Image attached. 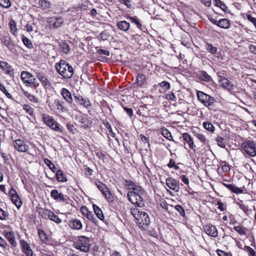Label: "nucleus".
<instances>
[{
    "instance_id": "f257e3e1",
    "label": "nucleus",
    "mask_w": 256,
    "mask_h": 256,
    "mask_svg": "<svg viewBox=\"0 0 256 256\" xmlns=\"http://www.w3.org/2000/svg\"><path fill=\"white\" fill-rule=\"evenodd\" d=\"M130 212L140 228L146 229L150 223V219L146 212L140 211L138 208L134 207L130 208Z\"/></svg>"
},
{
    "instance_id": "f03ea898",
    "label": "nucleus",
    "mask_w": 256,
    "mask_h": 256,
    "mask_svg": "<svg viewBox=\"0 0 256 256\" xmlns=\"http://www.w3.org/2000/svg\"><path fill=\"white\" fill-rule=\"evenodd\" d=\"M55 68L57 72L64 78H70L74 74L73 68L64 60H61L59 62L56 63Z\"/></svg>"
},
{
    "instance_id": "7ed1b4c3",
    "label": "nucleus",
    "mask_w": 256,
    "mask_h": 256,
    "mask_svg": "<svg viewBox=\"0 0 256 256\" xmlns=\"http://www.w3.org/2000/svg\"><path fill=\"white\" fill-rule=\"evenodd\" d=\"M196 94L198 100L204 106L208 107L214 104L216 102L214 98L200 90H197Z\"/></svg>"
},
{
    "instance_id": "20e7f679",
    "label": "nucleus",
    "mask_w": 256,
    "mask_h": 256,
    "mask_svg": "<svg viewBox=\"0 0 256 256\" xmlns=\"http://www.w3.org/2000/svg\"><path fill=\"white\" fill-rule=\"evenodd\" d=\"M74 246L76 249L86 252L89 251L90 246V239L85 236H79Z\"/></svg>"
},
{
    "instance_id": "39448f33",
    "label": "nucleus",
    "mask_w": 256,
    "mask_h": 256,
    "mask_svg": "<svg viewBox=\"0 0 256 256\" xmlns=\"http://www.w3.org/2000/svg\"><path fill=\"white\" fill-rule=\"evenodd\" d=\"M42 120L44 123L52 130L62 132L60 125L56 122L52 116L46 114H43Z\"/></svg>"
},
{
    "instance_id": "423d86ee",
    "label": "nucleus",
    "mask_w": 256,
    "mask_h": 256,
    "mask_svg": "<svg viewBox=\"0 0 256 256\" xmlns=\"http://www.w3.org/2000/svg\"><path fill=\"white\" fill-rule=\"evenodd\" d=\"M144 194H140L134 192H128L127 196L128 200L133 204L138 207H142L144 202L142 196Z\"/></svg>"
},
{
    "instance_id": "0eeeda50",
    "label": "nucleus",
    "mask_w": 256,
    "mask_h": 256,
    "mask_svg": "<svg viewBox=\"0 0 256 256\" xmlns=\"http://www.w3.org/2000/svg\"><path fill=\"white\" fill-rule=\"evenodd\" d=\"M242 147L244 152L250 156H256V144L254 142L249 140L242 143Z\"/></svg>"
},
{
    "instance_id": "6e6552de",
    "label": "nucleus",
    "mask_w": 256,
    "mask_h": 256,
    "mask_svg": "<svg viewBox=\"0 0 256 256\" xmlns=\"http://www.w3.org/2000/svg\"><path fill=\"white\" fill-rule=\"evenodd\" d=\"M95 184L108 202L114 201V196L107 186L100 181H96Z\"/></svg>"
},
{
    "instance_id": "1a4fd4ad",
    "label": "nucleus",
    "mask_w": 256,
    "mask_h": 256,
    "mask_svg": "<svg viewBox=\"0 0 256 256\" xmlns=\"http://www.w3.org/2000/svg\"><path fill=\"white\" fill-rule=\"evenodd\" d=\"M12 144L14 148L20 152H26L29 148L23 140L20 139L14 140Z\"/></svg>"
},
{
    "instance_id": "9d476101",
    "label": "nucleus",
    "mask_w": 256,
    "mask_h": 256,
    "mask_svg": "<svg viewBox=\"0 0 256 256\" xmlns=\"http://www.w3.org/2000/svg\"><path fill=\"white\" fill-rule=\"evenodd\" d=\"M48 22L50 28H58L63 24L64 20L61 16L50 18Z\"/></svg>"
},
{
    "instance_id": "9b49d317",
    "label": "nucleus",
    "mask_w": 256,
    "mask_h": 256,
    "mask_svg": "<svg viewBox=\"0 0 256 256\" xmlns=\"http://www.w3.org/2000/svg\"><path fill=\"white\" fill-rule=\"evenodd\" d=\"M166 186L171 190L178 192L180 190V187L179 182L172 178H168L166 179Z\"/></svg>"
},
{
    "instance_id": "f8f14e48",
    "label": "nucleus",
    "mask_w": 256,
    "mask_h": 256,
    "mask_svg": "<svg viewBox=\"0 0 256 256\" xmlns=\"http://www.w3.org/2000/svg\"><path fill=\"white\" fill-rule=\"evenodd\" d=\"M36 76L45 89L50 88L51 84L44 74L42 72H37L36 73Z\"/></svg>"
},
{
    "instance_id": "ddd939ff",
    "label": "nucleus",
    "mask_w": 256,
    "mask_h": 256,
    "mask_svg": "<svg viewBox=\"0 0 256 256\" xmlns=\"http://www.w3.org/2000/svg\"><path fill=\"white\" fill-rule=\"evenodd\" d=\"M50 196L54 200L62 201L64 202H68V197L59 192L56 190H52L50 192Z\"/></svg>"
},
{
    "instance_id": "4468645a",
    "label": "nucleus",
    "mask_w": 256,
    "mask_h": 256,
    "mask_svg": "<svg viewBox=\"0 0 256 256\" xmlns=\"http://www.w3.org/2000/svg\"><path fill=\"white\" fill-rule=\"evenodd\" d=\"M9 194L13 204H14L18 208H20L22 202L16 192L13 188H12L10 190Z\"/></svg>"
},
{
    "instance_id": "2eb2a0df",
    "label": "nucleus",
    "mask_w": 256,
    "mask_h": 256,
    "mask_svg": "<svg viewBox=\"0 0 256 256\" xmlns=\"http://www.w3.org/2000/svg\"><path fill=\"white\" fill-rule=\"evenodd\" d=\"M220 82L224 89H226L230 92H234L236 86L232 84L230 80L226 78H222V80H220Z\"/></svg>"
},
{
    "instance_id": "dca6fc26",
    "label": "nucleus",
    "mask_w": 256,
    "mask_h": 256,
    "mask_svg": "<svg viewBox=\"0 0 256 256\" xmlns=\"http://www.w3.org/2000/svg\"><path fill=\"white\" fill-rule=\"evenodd\" d=\"M80 210L83 215L86 217L89 220L92 222L94 224H97L98 220L94 217V214L92 212L88 210L86 206H82Z\"/></svg>"
},
{
    "instance_id": "f3484780",
    "label": "nucleus",
    "mask_w": 256,
    "mask_h": 256,
    "mask_svg": "<svg viewBox=\"0 0 256 256\" xmlns=\"http://www.w3.org/2000/svg\"><path fill=\"white\" fill-rule=\"evenodd\" d=\"M204 232L209 236L216 238L218 235V232L216 226L212 224H206L204 227Z\"/></svg>"
},
{
    "instance_id": "a211bd4d",
    "label": "nucleus",
    "mask_w": 256,
    "mask_h": 256,
    "mask_svg": "<svg viewBox=\"0 0 256 256\" xmlns=\"http://www.w3.org/2000/svg\"><path fill=\"white\" fill-rule=\"evenodd\" d=\"M20 246L22 250L26 256H32L33 252L30 245L24 240H21L20 242Z\"/></svg>"
},
{
    "instance_id": "6ab92c4d",
    "label": "nucleus",
    "mask_w": 256,
    "mask_h": 256,
    "mask_svg": "<svg viewBox=\"0 0 256 256\" xmlns=\"http://www.w3.org/2000/svg\"><path fill=\"white\" fill-rule=\"evenodd\" d=\"M36 212L42 218L48 220L49 218L50 214H52V211L42 208H37Z\"/></svg>"
},
{
    "instance_id": "aec40b11",
    "label": "nucleus",
    "mask_w": 256,
    "mask_h": 256,
    "mask_svg": "<svg viewBox=\"0 0 256 256\" xmlns=\"http://www.w3.org/2000/svg\"><path fill=\"white\" fill-rule=\"evenodd\" d=\"M126 18L127 20H130V22L136 24L137 28L140 30L142 29V24L140 22V19L136 16H131L130 14H126Z\"/></svg>"
},
{
    "instance_id": "412c9836",
    "label": "nucleus",
    "mask_w": 256,
    "mask_h": 256,
    "mask_svg": "<svg viewBox=\"0 0 256 256\" xmlns=\"http://www.w3.org/2000/svg\"><path fill=\"white\" fill-rule=\"evenodd\" d=\"M60 94L64 98L69 104H72L73 99L72 98L70 92L66 88H63L62 89Z\"/></svg>"
},
{
    "instance_id": "4be33fe9",
    "label": "nucleus",
    "mask_w": 256,
    "mask_h": 256,
    "mask_svg": "<svg viewBox=\"0 0 256 256\" xmlns=\"http://www.w3.org/2000/svg\"><path fill=\"white\" fill-rule=\"evenodd\" d=\"M116 26L119 30L124 32H127L130 28V24L126 20H120L117 22Z\"/></svg>"
},
{
    "instance_id": "5701e85b",
    "label": "nucleus",
    "mask_w": 256,
    "mask_h": 256,
    "mask_svg": "<svg viewBox=\"0 0 256 256\" xmlns=\"http://www.w3.org/2000/svg\"><path fill=\"white\" fill-rule=\"evenodd\" d=\"M70 227L74 230H80L82 228V224L80 220L74 219L69 222Z\"/></svg>"
},
{
    "instance_id": "b1692460",
    "label": "nucleus",
    "mask_w": 256,
    "mask_h": 256,
    "mask_svg": "<svg viewBox=\"0 0 256 256\" xmlns=\"http://www.w3.org/2000/svg\"><path fill=\"white\" fill-rule=\"evenodd\" d=\"M54 104L56 105L57 110L62 112H68V110L64 106V102L60 100H54Z\"/></svg>"
},
{
    "instance_id": "393cba45",
    "label": "nucleus",
    "mask_w": 256,
    "mask_h": 256,
    "mask_svg": "<svg viewBox=\"0 0 256 256\" xmlns=\"http://www.w3.org/2000/svg\"><path fill=\"white\" fill-rule=\"evenodd\" d=\"M32 75L30 72L26 71H22L21 73V78L24 84L26 86H28L30 80L32 78Z\"/></svg>"
},
{
    "instance_id": "a878e982",
    "label": "nucleus",
    "mask_w": 256,
    "mask_h": 256,
    "mask_svg": "<svg viewBox=\"0 0 256 256\" xmlns=\"http://www.w3.org/2000/svg\"><path fill=\"white\" fill-rule=\"evenodd\" d=\"M182 138L188 144L190 148L192 150H194L196 146L194 144V141L190 136L187 133H184L182 134Z\"/></svg>"
},
{
    "instance_id": "bb28decb",
    "label": "nucleus",
    "mask_w": 256,
    "mask_h": 256,
    "mask_svg": "<svg viewBox=\"0 0 256 256\" xmlns=\"http://www.w3.org/2000/svg\"><path fill=\"white\" fill-rule=\"evenodd\" d=\"M200 80L204 82H210L212 80L211 76L208 73L204 70H200L198 74Z\"/></svg>"
},
{
    "instance_id": "cd10ccee",
    "label": "nucleus",
    "mask_w": 256,
    "mask_h": 256,
    "mask_svg": "<svg viewBox=\"0 0 256 256\" xmlns=\"http://www.w3.org/2000/svg\"><path fill=\"white\" fill-rule=\"evenodd\" d=\"M218 26L224 29L230 28V24L228 20L226 18H222L218 20Z\"/></svg>"
},
{
    "instance_id": "c85d7f7f",
    "label": "nucleus",
    "mask_w": 256,
    "mask_h": 256,
    "mask_svg": "<svg viewBox=\"0 0 256 256\" xmlns=\"http://www.w3.org/2000/svg\"><path fill=\"white\" fill-rule=\"evenodd\" d=\"M92 207L94 212L96 216L100 220H103L104 219V216L103 212H102V210L100 208L95 204H93Z\"/></svg>"
},
{
    "instance_id": "c756f323",
    "label": "nucleus",
    "mask_w": 256,
    "mask_h": 256,
    "mask_svg": "<svg viewBox=\"0 0 256 256\" xmlns=\"http://www.w3.org/2000/svg\"><path fill=\"white\" fill-rule=\"evenodd\" d=\"M2 42L9 48H12L14 44L10 38L8 36H3L2 38Z\"/></svg>"
},
{
    "instance_id": "7c9ffc66",
    "label": "nucleus",
    "mask_w": 256,
    "mask_h": 256,
    "mask_svg": "<svg viewBox=\"0 0 256 256\" xmlns=\"http://www.w3.org/2000/svg\"><path fill=\"white\" fill-rule=\"evenodd\" d=\"M6 236L12 246H17L14 236L12 232H6Z\"/></svg>"
},
{
    "instance_id": "2f4dec72",
    "label": "nucleus",
    "mask_w": 256,
    "mask_h": 256,
    "mask_svg": "<svg viewBox=\"0 0 256 256\" xmlns=\"http://www.w3.org/2000/svg\"><path fill=\"white\" fill-rule=\"evenodd\" d=\"M56 180L58 182H66L67 181V178H66V176L64 174V172L60 170H57L56 174Z\"/></svg>"
},
{
    "instance_id": "473e14b6",
    "label": "nucleus",
    "mask_w": 256,
    "mask_h": 256,
    "mask_svg": "<svg viewBox=\"0 0 256 256\" xmlns=\"http://www.w3.org/2000/svg\"><path fill=\"white\" fill-rule=\"evenodd\" d=\"M38 230L39 237L42 242L45 244L47 243L48 241V240L45 232L44 230L40 229H38Z\"/></svg>"
},
{
    "instance_id": "72a5a7b5",
    "label": "nucleus",
    "mask_w": 256,
    "mask_h": 256,
    "mask_svg": "<svg viewBox=\"0 0 256 256\" xmlns=\"http://www.w3.org/2000/svg\"><path fill=\"white\" fill-rule=\"evenodd\" d=\"M146 76L144 74H138L136 77V82L138 84L142 86L144 84L146 80Z\"/></svg>"
},
{
    "instance_id": "f704fd0d",
    "label": "nucleus",
    "mask_w": 256,
    "mask_h": 256,
    "mask_svg": "<svg viewBox=\"0 0 256 256\" xmlns=\"http://www.w3.org/2000/svg\"><path fill=\"white\" fill-rule=\"evenodd\" d=\"M202 125L206 130L212 132H214V127L212 123L208 122H203Z\"/></svg>"
},
{
    "instance_id": "c9c22d12",
    "label": "nucleus",
    "mask_w": 256,
    "mask_h": 256,
    "mask_svg": "<svg viewBox=\"0 0 256 256\" xmlns=\"http://www.w3.org/2000/svg\"><path fill=\"white\" fill-rule=\"evenodd\" d=\"M38 5L44 10L48 8L50 6V2L46 0H39Z\"/></svg>"
},
{
    "instance_id": "e433bc0d",
    "label": "nucleus",
    "mask_w": 256,
    "mask_h": 256,
    "mask_svg": "<svg viewBox=\"0 0 256 256\" xmlns=\"http://www.w3.org/2000/svg\"><path fill=\"white\" fill-rule=\"evenodd\" d=\"M234 230L240 235H246V228L243 226H234Z\"/></svg>"
},
{
    "instance_id": "4c0bfd02",
    "label": "nucleus",
    "mask_w": 256,
    "mask_h": 256,
    "mask_svg": "<svg viewBox=\"0 0 256 256\" xmlns=\"http://www.w3.org/2000/svg\"><path fill=\"white\" fill-rule=\"evenodd\" d=\"M162 134L168 140H172V136L170 132L166 128L162 129Z\"/></svg>"
},
{
    "instance_id": "58836bf2",
    "label": "nucleus",
    "mask_w": 256,
    "mask_h": 256,
    "mask_svg": "<svg viewBox=\"0 0 256 256\" xmlns=\"http://www.w3.org/2000/svg\"><path fill=\"white\" fill-rule=\"evenodd\" d=\"M44 162L54 172H55L56 168L54 166V164L52 162L51 160L48 158H45Z\"/></svg>"
},
{
    "instance_id": "ea45409f",
    "label": "nucleus",
    "mask_w": 256,
    "mask_h": 256,
    "mask_svg": "<svg viewBox=\"0 0 256 256\" xmlns=\"http://www.w3.org/2000/svg\"><path fill=\"white\" fill-rule=\"evenodd\" d=\"M215 4L220 7L224 12H226L228 8L226 5L220 0H215Z\"/></svg>"
},
{
    "instance_id": "a19ab883",
    "label": "nucleus",
    "mask_w": 256,
    "mask_h": 256,
    "mask_svg": "<svg viewBox=\"0 0 256 256\" xmlns=\"http://www.w3.org/2000/svg\"><path fill=\"white\" fill-rule=\"evenodd\" d=\"M9 26L11 29V32L13 34H15L16 32L17 28L16 26V22L14 20H11L9 22Z\"/></svg>"
},
{
    "instance_id": "79ce46f5",
    "label": "nucleus",
    "mask_w": 256,
    "mask_h": 256,
    "mask_svg": "<svg viewBox=\"0 0 256 256\" xmlns=\"http://www.w3.org/2000/svg\"><path fill=\"white\" fill-rule=\"evenodd\" d=\"M50 220L54 222L56 224H60L62 222V220L56 215L53 212H52V214H50Z\"/></svg>"
},
{
    "instance_id": "37998d69",
    "label": "nucleus",
    "mask_w": 256,
    "mask_h": 256,
    "mask_svg": "<svg viewBox=\"0 0 256 256\" xmlns=\"http://www.w3.org/2000/svg\"><path fill=\"white\" fill-rule=\"evenodd\" d=\"M206 49L212 54H214L216 52L217 48L213 46L212 44H207L206 46Z\"/></svg>"
},
{
    "instance_id": "c03bdc74",
    "label": "nucleus",
    "mask_w": 256,
    "mask_h": 256,
    "mask_svg": "<svg viewBox=\"0 0 256 256\" xmlns=\"http://www.w3.org/2000/svg\"><path fill=\"white\" fill-rule=\"evenodd\" d=\"M216 142L218 146L221 148H224L226 146L225 142H224V139L220 136H218L216 139Z\"/></svg>"
},
{
    "instance_id": "a18cd8bd",
    "label": "nucleus",
    "mask_w": 256,
    "mask_h": 256,
    "mask_svg": "<svg viewBox=\"0 0 256 256\" xmlns=\"http://www.w3.org/2000/svg\"><path fill=\"white\" fill-rule=\"evenodd\" d=\"M0 90L6 94L7 98L10 99H12V95L7 91V90L4 85L1 83H0Z\"/></svg>"
},
{
    "instance_id": "49530a36",
    "label": "nucleus",
    "mask_w": 256,
    "mask_h": 256,
    "mask_svg": "<svg viewBox=\"0 0 256 256\" xmlns=\"http://www.w3.org/2000/svg\"><path fill=\"white\" fill-rule=\"evenodd\" d=\"M158 84L164 91L170 88V84L168 82L163 81L160 82Z\"/></svg>"
},
{
    "instance_id": "de8ad7c7",
    "label": "nucleus",
    "mask_w": 256,
    "mask_h": 256,
    "mask_svg": "<svg viewBox=\"0 0 256 256\" xmlns=\"http://www.w3.org/2000/svg\"><path fill=\"white\" fill-rule=\"evenodd\" d=\"M0 6L4 8H8L11 6L10 0H0Z\"/></svg>"
},
{
    "instance_id": "09e8293b",
    "label": "nucleus",
    "mask_w": 256,
    "mask_h": 256,
    "mask_svg": "<svg viewBox=\"0 0 256 256\" xmlns=\"http://www.w3.org/2000/svg\"><path fill=\"white\" fill-rule=\"evenodd\" d=\"M132 190L130 192H134L138 194H144V192L141 186L136 185Z\"/></svg>"
},
{
    "instance_id": "8fccbe9b",
    "label": "nucleus",
    "mask_w": 256,
    "mask_h": 256,
    "mask_svg": "<svg viewBox=\"0 0 256 256\" xmlns=\"http://www.w3.org/2000/svg\"><path fill=\"white\" fill-rule=\"evenodd\" d=\"M22 40L23 43L27 48H30L33 47L32 42L28 38L24 37Z\"/></svg>"
},
{
    "instance_id": "3c124183",
    "label": "nucleus",
    "mask_w": 256,
    "mask_h": 256,
    "mask_svg": "<svg viewBox=\"0 0 256 256\" xmlns=\"http://www.w3.org/2000/svg\"><path fill=\"white\" fill-rule=\"evenodd\" d=\"M175 209L179 212L180 214L182 216H185V211L184 208L179 204L176 205L174 206Z\"/></svg>"
},
{
    "instance_id": "603ef678",
    "label": "nucleus",
    "mask_w": 256,
    "mask_h": 256,
    "mask_svg": "<svg viewBox=\"0 0 256 256\" xmlns=\"http://www.w3.org/2000/svg\"><path fill=\"white\" fill-rule=\"evenodd\" d=\"M24 110L30 116L33 115V109L28 104H24L23 106Z\"/></svg>"
},
{
    "instance_id": "864d4df0",
    "label": "nucleus",
    "mask_w": 256,
    "mask_h": 256,
    "mask_svg": "<svg viewBox=\"0 0 256 256\" xmlns=\"http://www.w3.org/2000/svg\"><path fill=\"white\" fill-rule=\"evenodd\" d=\"M60 48L64 54H68L70 50L68 45L65 42L60 44Z\"/></svg>"
},
{
    "instance_id": "5fc2aeb1",
    "label": "nucleus",
    "mask_w": 256,
    "mask_h": 256,
    "mask_svg": "<svg viewBox=\"0 0 256 256\" xmlns=\"http://www.w3.org/2000/svg\"><path fill=\"white\" fill-rule=\"evenodd\" d=\"M196 138L202 143L206 144L208 140L206 136L202 134H196Z\"/></svg>"
},
{
    "instance_id": "6e6d98bb",
    "label": "nucleus",
    "mask_w": 256,
    "mask_h": 256,
    "mask_svg": "<svg viewBox=\"0 0 256 256\" xmlns=\"http://www.w3.org/2000/svg\"><path fill=\"white\" fill-rule=\"evenodd\" d=\"M124 185L128 189L132 190L136 184L132 181L126 180L124 181Z\"/></svg>"
},
{
    "instance_id": "4d7b16f0",
    "label": "nucleus",
    "mask_w": 256,
    "mask_h": 256,
    "mask_svg": "<svg viewBox=\"0 0 256 256\" xmlns=\"http://www.w3.org/2000/svg\"><path fill=\"white\" fill-rule=\"evenodd\" d=\"M26 96H27V98L30 101H31L32 102H38V98H36V96H33L30 94H28V93H26Z\"/></svg>"
},
{
    "instance_id": "13d9d810",
    "label": "nucleus",
    "mask_w": 256,
    "mask_h": 256,
    "mask_svg": "<svg viewBox=\"0 0 256 256\" xmlns=\"http://www.w3.org/2000/svg\"><path fill=\"white\" fill-rule=\"evenodd\" d=\"M245 249L248 252V256H256V254L254 250L251 247L249 246H246Z\"/></svg>"
},
{
    "instance_id": "bf43d9fd",
    "label": "nucleus",
    "mask_w": 256,
    "mask_h": 256,
    "mask_svg": "<svg viewBox=\"0 0 256 256\" xmlns=\"http://www.w3.org/2000/svg\"><path fill=\"white\" fill-rule=\"evenodd\" d=\"M38 84H39L37 82L36 78L32 76V78H31V80H30V83L28 84V86L36 88L38 86Z\"/></svg>"
},
{
    "instance_id": "052dcab7",
    "label": "nucleus",
    "mask_w": 256,
    "mask_h": 256,
    "mask_svg": "<svg viewBox=\"0 0 256 256\" xmlns=\"http://www.w3.org/2000/svg\"><path fill=\"white\" fill-rule=\"evenodd\" d=\"M230 191L236 194L243 193V190L241 188L234 185Z\"/></svg>"
},
{
    "instance_id": "680f3d73",
    "label": "nucleus",
    "mask_w": 256,
    "mask_h": 256,
    "mask_svg": "<svg viewBox=\"0 0 256 256\" xmlns=\"http://www.w3.org/2000/svg\"><path fill=\"white\" fill-rule=\"evenodd\" d=\"M96 51H97V53L100 54H103V55L108 56L110 54V52L108 50H102L101 48L97 49Z\"/></svg>"
},
{
    "instance_id": "e2e57ef3",
    "label": "nucleus",
    "mask_w": 256,
    "mask_h": 256,
    "mask_svg": "<svg viewBox=\"0 0 256 256\" xmlns=\"http://www.w3.org/2000/svg\"><path fill=\"white\" fill-rule=\"evenodd\" d=\"M0 67L2 70H5L9 68L10 66L6 62L1 61L0 62Z\"/></svg>"
},
{
    "instance_id": "0e129e2a",
    "label": "nucleus",
    "mask_w": 256,
    "mask_h": 256,
    "mask_svg": "<svg viewBox=\"0 0 256 256\" xmlns=\"http://www.w3.org/2000/svg\"><path fill=\"white\" fill-rule=\"evenodd\" d=\"M8 216V214L2 209L0 208V220H6Z\"/></svg>"
},
{
    "instance_id": "69168bd1",
    "label": "nucleus",
    "mask_w": 256,
    "mask_h": 256,
    "mask_svg": "<svg viewBox=\"0 0 256 256\" xmlns=\"http://www.w3.org/2000/svg\"><path fill=\"white\" fill-rule=\"evenodd\" d=\"M168 166L170 168H174L175 170H178V166L176 165L175 162L172 159H170V160L169 163L168 164Z\"/></svg>"
},
{
    "instance_id": "338daca9",
    "label": "nucleus",
    "mask_w": 256,
    "mask_h": 256,
    "mask_svg": "<svg viewBox=\"0 0 256 256\" xmlns=\"http://www.w3.org/2000/svg\"><path fill=\"white\" fill-rule=\"evenodd\" d=\"M246 16L248 20L252 23L256 28V18L252 17L249 14H246Z\"/></svg>"
},
{
    "instance_id": "774afa93",
    "label": "nucleus",
    "mask_w": 256,
    "mask_h": 256,
    "mask_svg": "<svg viewBox=\"0 0 256 256\" xmlns=\"http://www.w3.org/2000/svg\"><path fill=\"white\" fill-rule=\"evenodd\" d=\"M123 108L130 117L131 118L133 116V110L132 108L126 106H123Z\"/></svg>"
}]
</instances>
